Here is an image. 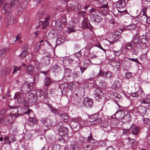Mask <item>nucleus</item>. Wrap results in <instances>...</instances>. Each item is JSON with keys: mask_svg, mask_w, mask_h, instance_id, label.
<instances>
[{"mask_svg": "<svg viewBox=\"0 0 150 150\" xmlns=\"http://www.w3.org/2000/svg\"><path fill=\"white\" fill-rule=\"evenodd\" d=\"M129 141L130 143L132 144V146L133 147H134L136 144V141L134 139H132L129 138Z\"/></svg>", "mask_w": 150, "mask_h": 150, "instance_id": "nucleus-43", "label": "nucleus"}, {"mask_svg": "<svg viewBox=\"0 0 150 150\" xmlns=\"http://www.w3.org/2000/svg\"><path fill=\"white\" fill-rule=\"evenodd\" d=\"M139 127L132 125L129 129V132L134 135H137L139 134Z\"/></svg>", "mask_w": 150, "mask_h": 150, "instance_id": "nucleus-10", "label": "nucleus"}, {"mask_svg": "<svg viewBox=\"0 0 150 150\" xmlns=\"http://www.w3.org/2000/svg\"><path fill=\"white\" fill-rule=\"evenodd\" d=\"M113 62L115 63V66L117 67H119L120 66V63L118 62H117L116 61H114Z\"/></svg>", "mask_w": 150, "mask_h": 150, "instance_id": "nucleus-63", "label": "nucleus"}, {"mask_svg": "<svg viewBox=\"0 0 150 150\" xmlns=\"http://www.w3.org/2000/svg\"><path fill=\"white\" fill-rule=\"evenodd\" d=\"M125 48L126 50H129L131 49L132 48L131 44L127 43L125 45Z\"/></svg>", "mask_w": 150, "mask_h": 150, "instance_id": "nucleus-51", "label": "nucleus"}, {"mask_svg": "<svg viewBox=\"0 0 150 150\" xmlns=\"http://www.w3.org/2000/svg\"><path fill=\"white\" fill-rule=\"evenodd\" d=\"M139 95L138 93L137 92L131 94V96L133 97H137Z\"/></svg>", "mask_w": 150, "mask_h": 150, "instance_id": "nucleus-57", "label": "nucleus"}, {"mask_svg": "<svg viewBox=\"0 0 150 150\" xmlns=\"http://www.w3.org/2000/svg\"><path fill=\"white\" fill-rule=\"evenodd\" d=\"M95 93H98L101 96H103V93L102 92V91L100 89L98 88H97L95 90Z\"/></svg>", "mask_w": 150, "mask_h": 150, "instance_id": "nucleus-50", "label": "nucleus"}, {"mask_svg": "<svg viewBox=\"0 0 150 150\" xmlns=\"http://www.w3.org/2000/svg\"><path fill=\"white\" fill-rule=\"evenodd\" d=\"M80 121L77 118L72 119L70 122V126L71 128L74 129L76 131L78 130L82 127V125L80 124Z\"/></svg>", "mask_w": 150, "mask_h": 150, "instance_id": "nucleus-3", "label": "nucleus"}, {"mask_svg": "<svg viewBox=\"0 0 150 150\" xmlns=\"http://www.w3.org/2000/svg\"><path fill=\"white\" fill-rule=\"evenodd\" d=\"M22 67V65L20 66L19 67H18L16 66H14L13 67V71L12 72V74H13L14 73L18 71H20Z\"/></svg>", "mask_w": 150, "mask_h": 150, "instance_id": "nucleus-37", "label": "nucleus"}, {"mask_svg": "<svg viewBox=\"0 0 150 150\" xmlns=\"http://www.w3.org/2000/svg\"><path fill=\"white\" fill-rule=\"evenodd\" d=\"M63 123L61 121H59L56 123V126H57V128H58V127H62V126L63 125Z\"/></svg>", "mask_w": 150, "mask_h": 150, "instance_id": "nucleus-60", "label": "nucleus"}, {"mask_svg": "<svg viewBox=\"0 0 150 150\" xmlns=\"http://www.w3.org/2000/svg\"><path fill=\"white\" fill-rule=\"evenodd\" d=\"M34 64L37 69L38 70L39 68L40 63H39L37 61H34Z\"/></svg>", "mask_w": 150, "mask_h": 150, "instance_id": "nucleus-53", "label": "nucleus"}, {"mask_svg": "<svg viewBox=\"0 0 150 150\" xmlns=\"http://www.w3.org/2000/svg\"><path fill=\"white\" fill-rule=\"evenodd\" d=\"M99 86L100 88L105 89L107 87V84L104 82H100Z\"/></svg>", "mask_w": 150, "mask_h": 150, "instance_id": "nucleus-40", "label": "nucleus"}, {"mask_svg": "<svg viewBox=\"0 0 150 150\" xmlns=\"http://www.w3.org/2000/svg\"><path fill=\"white\" fill-rule=\"evenodd\" d=\"M61 69V67L57 64H55L52 67V71L55 73H57L58 71Z\"/></svg>", "mask_w": 150, "mask_h": 150, "instance_id": "nucleus-27", "label": "nucleus"}, {"mask_svg": "<svg viewBox=\"0 0 150 150\" xmlns=\"http://www.w3.org/2000/svg\"><path fill=\"white\" fill-rule=\"evenodd\" d=\"M93 103L92 100L88 97L85 98L83 100V104L86 107H91Z\"/></svg>", "mask_w": 150, "mask_h": 150, "instance_id": "nucleus-11", "label": "nucleus"}, {"mask_svg": "<svg viewBox=\"0 0 150 150\" xmlns=\"http://www.w3.org/2000/svg\"><path fill=\"white\" fill-rule=\"evenodd\" d=\"M29 100H32L34 102L36 103L38 100V96L36 93H30L28 97Z\"/></svg>", "mask_w": 150, "mask_h": 150, "instance_id": "nucleus-12", "label": "nucleus"}, {"mask_svg": "<svg viewBox=\"0 0 150 150\" xmlns=\"http://www.w3.org/2000/svg\"><path fill=\"white\" fill-rule=\"evenodd\" d=\"M79 140L82 143H84L86 140V138L83 137H79Z\"/></svg>", "mask_w": 150, "mask_h": 150, "instance_id": "nucleus-64", "label": "nucleus"}, {"mask_svg": "<svg viewBox=\"0 0 150 150\" xmlns=\"http://www.w3.org/2000/svg\"><path fill=\"white\" fill-rule=\"evenodd\" d=\"M95 95L96 96V98L97 100L99 99V98L100 99L101 97L103 96H101L98 93H95Z\"/></svg>", "mask_w": 150, "mask_h": 150, "instance_id": "nucleus-56", "label": "nucleus"}, {"mask_svg": "<svg viewBox=\"0 0 150 150\" xmlns=\"http://www.w3.org/2000/svg\"><path fill=\"white\" fill-rule=\"evenodd\" d=\"M19 116V115H18L16 113H10V115H5L4 116L3 119V122L6 124H8L11 123L13 120V117H17Z\"/></svg>", "mask_w": 150, "mask_h": 150, "instance_id": "nucleus-4", "label": "nucleus"}, {"mask_svg": "<svg viewBox=\"0 0 150 150\" xmlns=\"http://www.w3.org/2000/svg\"><path fill=\"white\" fill-rule=\"evenodd\" d=\"M94 149V146L92 144L86 145L83 147L84 150H92Z\"/></svg>", "mask_w": 150, "mask_h": 150, "instance_id": "nucleus-30", "label": "nucleus"}, {"mask_svg": "<svg viewBox=\"0 0 150 150\" xmlns=\"http://www.w3.org/2000/svg\"><path fill=\"white\" fill-rule=\"evenodd\" d=\"M68 129L66 127H59L58 129V133L60 136L63 137L68 135Z\"/></svg>", "mask_w": 150, "mask_h": 150, "instance_id": "nucleus-6", "label": "nucleus"}, {"mask_svg": "<svg viewBox=\"0 0 150 150\" xmlns=\"http://www.w3.org/2000/svg\"><path fill=\"white\" fill-rule=\"evenodd\" d=\"M29 120L31 122H32L33 124H36L37 122V120L36 118L35 117H30L29 118Z\"/></svg>", "mask_w": 150, "mask_h": 150, "instance_id": "nucleus-45", "label": "nucleus"}, {"mask_svg": "<svg viewBox=\"0 0 150 150\" xmlns=\"http://www.w3.org/2000/svg\"><path fill=\"white\" fill-rule=\"evenodd\" d=\"M28 53V51L25 50L23 51L21 54L19 55L20 57L22 59H23L26 56L27 54Z\"/></svg>", "mask_w": 150, "mask_h": 150, "instance_id": "nucleus-31", "label": "nucleus"}, {"mask_svg": "<svg viewBox=\"0 0 150 150\" xmlns=\"http://www.w3.org/2000/svg\"><path fill=\"white\" fill-rule=\"evenodd\" d=\"M106 140H104L102 141H100L99 142V144H100V145L102 146H104L106 144Z\"/></svg>", "mask_w": 150, "mask_h": 150, "instance_id": "nucleus-62", "label": "nucleus"}, {"mask_svg": "<svg viewBox=\"0 0 150 150\" xmlns=\"http://www.w3.org/2000/svg\"><path fill=\"white\" fill-rule=\"evenodd\" d=\"M34 67L32 65L29 64L26 67V71L28 74L32 75L33 73Z\"/></svg>", "mask_w": 150, "mask_h": 150, "instance_id": "nucleus-18", "label": "nucleus"}, {"mask_svg": "<svg viewBox=\"0 0 150 150\" xmlns=\"http://www.w3.org/2000/svg\"><path fill=\"white\" fill-rule=\"evenodd\" d=\"M62 147L57 144H54L52 147V150H62Z\"/></svg>", "mask_w": 150, "mask_h": 150, "instance_id": "nucleus-28", "label": "nucleus"}, {"mask_svg": "<svg viewBox=\"0 0 150 150\" xmlns=\"http://www.w3.org/2000/svg\"><path fill=\"white\" fill-rule=\"evenodd\" d=\"M95 116L93 115L89 119V121L91 125H95L96 124H99L102 121L101 118H95Z\"/></svg>", "mask_w": 150, "mask_h": 150, "instance_id": "nucleus-7", "label": "nucleus"}, {"mask_svg": "<svg viewBox=\"0 0 150 150\" xmlns=\"http://www.w3.org/2000/svg\"><path fill=\"white\" fill-rule=\"evenodd\" d=\"M96 15L95 14H91L90 15V20L91 21L95 22Z\"/></svg>", "mask_w": 150, "mask_h": 150, "instance_id": "nucleus-46", "label": "nucleus"}, {"mask_svg": "<svg viewBox=\"0 0 150 150\" xmlns=\"http://www.w3.org/2000/svg\"><path fill=\"white\" fill-rule=\"evenodd\" d=\"M138 111L143 116L146 112V108L142 105L139 106L137 109Z\"/></svg>", "mask_w": 150, "mask_h": 150, "instance_id": "nucleus-17", "label": "nucleus"}, {"mask_svg": "<svg viewBox=\"0 0 150 150\" xmlns=\"http://www.w3.org/2000/svg\"><path fill=\"white\" fill-rule=\"evenodd\" d=\"M120 122V120L116 118H114L111 119L110 121V123L112 125L116 126Z\"/></svg>", "mask_w": 150, "mask_h": 150, "instance_id": "nucleus-24", "label": "nucleus"}, {"mask_svg": "<svg viewBox=\"0 0 150 150\" xmlns=\"http://www.w3.org/2000/svg\"><path fill=\"white\" fill-rule=\"evenodd\" d=\"M44 83L45 85L48 86L52 83V82L49 78L48 77H46Z\"/></svg>", "mask_w": 150, "mask_h": 150, "instance_id": "nucleus-32", "label": "nucleus"}, {"mask_svg": "<svg viewBox=\"0 0 150 150\" xmlns=\"http://www.w3.org/2000/svg\"><path fill=\"white\" fill-rule=\"evenodd\" d=\"M51 111L52 112L55 114L58 113V110L56 108H54L51 110Z\"/></svg>", "mask_w": 150, "mask_h": 150, "instance_id": "nucleus-58", "label": "nucleus"}, {"mask_svg": "<svg viewBox=\"0 0 150 150\" xmlns=\"http://www.w3.org/2000/svg\"><path fill=\"white\" fill-rule=\"evenodd\" d=\"M42 123L47 128H49L51 127L53 124L51 120L47 118H43L41 120Z\"/></svg>", "mask_w": 150, "mask_h": 150, "instance_id": "nucleus-9", "label": "nucleus"}, {"mask_svg": "<svg viewBox=\"0 0 150 150\" xmlns=\"http://www.w3.org/2000/svg\"><path fill=\"white\" fill-rule=\"evenodd\" d=\"M141 103L143 104H147L150 102V99L148 98H145L142 99L141 100Z\"/></svg>", "mask_w": 150, "mask_h": 150, "instance_id": "nucleus-29", "label": "nucleus"}, {"mask_svg": "<svg viewBox=\"0 0 150 150\" xmlns=\"http://www.w3.org/2000/svg\"><path fill=\"white\" fill-rule=\"evenodd\" d=\"M142 11H141L140 14L138 16V17H139L140 19L141 23L145 22L148 16L147 15L142 14Z\"/></svg>", "mask_w": 150, "mask_h": 150, "instance_id": "nucleus-20", "label": "nucleus"}, {"mask_svg": "<svg viewBox=\"0 0 150 150\" xmlns=\"http://www.w3.org/2000/svg\"><path fill=\"white\" fill-rule=\"evenodd\" d=\"M63 86H65V87H66V86H67L68 89H70L72 91L74 89V85L71 83H70L69 85H67L66 84H64L63 85H62L61 86V87H62Z\"/></svg>", "mask_w": 150, "mask_h": 150, "instance_id": "nucleus-36", "label": "nucleus"}, {"mask_svg": "<svg viewBox=\"0 0 150 150\" xmlns=\"http://www.w3.org/2000/svg\"><path fill=\"white\" fill-rule=\"evenodd\" d=\"M103 19V18L101 17L97 14L96 15V19L95 22L96 23H99Z\"/></svg>", "mask_w": 150, "mask_h": 150, "instance_id": "nucleus-38", "label": "nucleus"}, {"mask_svg": "<svg viewBox=\"0 0 150 150\" xmlns=\"http://www.w3.org/2000/svg\"><path fill=\"white\" fill-rule=\"evenodd\" d=\"M113 52L115 56H119L122 53L121 50H119L118 51L113 50Z\"/></svg>", "mask_w": 150, "mask_h": 150, "instance_id": "nucleus-44", "label": "nucleus"}, {"mask_svg": "<svg viewBox=\"0 0 150 150\" xmlns=\"http://www.w3.org/2000/svg\"><path fill=\"white\" fill-rule=\"evenodd\" d=\"M111 88L112 89L115 90H117L118 88H121V84L118 81H116L114 82L113 84L112 85Z\"/></svg>", "mask_w": 150, "mask_h": 150, "instance_id": "nucleus-19", "label": "nucleus"}, {"mask_svg": "<svg viewBox=\"0 0 150 150\" xmlns=\"http://www.w3.org/2000/svg\"><path fill=\"white\" fill-rule=\"evenodd\" d=\"M58 115L60 117V119L64 122H67L68 121V116L65 113L59 114Z\"/></svg>", "mask_w": 150, "mask_h": 150, "instance_id": "nucleus-15", "label": "nucleus"}, {"mask_svg": "<svg viewBox=\"0 0 150 150\" xmlns=\"http://www.w3.org/2000/svg\"><path fill=\"white\" fill-rule=\"evenodd\" d=\"M8 48H4L0 50V57H4L8 51Z\"/></svg>", "mask_w": 150, "mask_h": 150, "instance_id": "nucleus-26", "label": "nucleus"}, {"mask_svg": "<svg viewBox=\"0 0 150 150\" xmlns=\"http://www.w3.org/2000/svg\"><path fill=\"white\" fill-rule=\"evenodd\" d=\"M61 22L64 25L66 24V18L65 16H62L61 18Z\"/></svg>", "mask_w": 150, "mask_h": 150, "instance_id": "nucleus-41", "label": "nucleus"}, {"mask_svg": "<svg viewBox=\"0 0 150 150\" xmlns=\"http://www.w3.org/2000/svg\"><path fill=\"white\" fill-rule=\"evenodd\" d=\"M112 74L111 72L108 71L105 72V77L108 78H110L112 77Z\"/></svg>", "mask_w": 150, "mask_h": 150, "instance_id": "nucleus-35", "label": "nucleus"}, {"mask_svg": "<svg viewBox=\"0 0 150 150\" xmlns=\"http://www.w3.org/2000/svg\"><path fill=\"white\" fill-rule=\"evenodd\" d=\"M126 3V1L125 0H120L117 2L116 4L117 7L120 9L124 8L125 6Z\"/></svg>", "mask_w": 150, "mask_h": 150, "instance_id": "nucleus-14", "label": "nucleus"}, {"mask_svg": "<svg viewBox=\"0 0 150 150\" xmlns=\"http://www.w3.org/2000/svg\"><path fill=\"white\" fill-rule=\"evenodd\" d=\"M4 141L5 144H8L9 145L11 144V142L9 138L8 137H6L4 138Z\"/></svg>", "mask_w": 150, "mask_h": 150, "instance_id": "nucleus-48", "label": "nucleus"}, {"mask_svg": "<svg viewBox=\"0 0 150 150\" xmlns=\"http://www.w3.org/2000/svg\"><path fill=\"white\" fill-rule=\"evenodd\" d=\"M100 123L101 126L105 129H104L105 131L108 132L110 129V125L107 120H102Z\"/></svg>", "mask_w": 150, "mask_h": 150, "instance_id": "nucleus-8", "label": "nucleus"}, {"mask_svg": "<svg viewBox=\"0 0 150 150\" xmlns=\"http://www.w3.org/2000/svg\"><path fill=\"white\" fill-rule=\"evenodd\" d=\"M50 18L49 16L47 17L44 21H39V23L40 25L41 23L42 24V28L43 29H44L46 28V27L49 24V23L48 22V21L49 19Z\"/></svg>", "mask_w": 150, "mask_h": 150, "instance_id": "nucleus-16", "label": "nucleus"}, {"mask_svg": "<svg viewBox=\"0 0 150 150\" xmlns=\"http://www.w3.org/2000/svg\"><path fill=\"white\" fill-rule=\"evenodd\" d=\"M139 41L138 37L137 36L133 37V39L132 40V42L134 43H137Z\"/></svg>", "mask_w": 150, "mask_h": 150, "instance_id": "nucleus-47", "label": "nucleus"}, {"mask_svg": "<svg viewBox=\"0 0 150 150\" xmlns=\"http://www.w3.org/2000/svg\"><path fill=\"white\" fill-rule=\"evenodd\" d=\"M40 44H41L40 42L37 43L35 45L34 50H35L36 52H38L40 49Z\"/></svg>", "mask_w": 150, "mask_h": 150, "instance_id": "nucleus-42", "label": "nucleus"}, {"mask_svg": "<svg viewBox=\"0 0 150 150\" xmlns=\"http://www.w3.org/2000/svg\"><path fill=\"white\" fill-rule=\"evenodd\" d=\"M36 93V94L37 93H39L40 94V95L42 96H43L44 94L43 91H42L41 89H39L37 91Z\"/></svg>", "mask_w": 150, "mask_h": 150, "instance_id": "nucleus-59", "label": "nucleus"}, {"mask_svg": "<svg viewBox=\"0 0 150 150\" xmlns=\"http://www.w3.org/2000/svg\"><path fill=\"white\" fill-rule=\"evenodd\" d=\"M82 26L84 28H88V23L86 21H83L82 22Z\"/></svg>", "mask_w": 150, "mask_h": 150, "instance_id": "nucleus-49", "label": "nucleus"}, {"mask_svg": "<svg viewBox=\"0 0 150 150\" xmlns=\"http://www.w3.org/2000/svg\"><path fill=\"white\" fill-rule=\"evenodd\" d=\"M8 4L6 2L4 4L3 7L2 9V12L3 13L6 14L5 16V22L7 23L8 25H11L16 21V19L15 18H13L11 20L12 15L9 12L10 8L14 7L15 6L14 1H11L10 5V7H8Z\"/></svg>", "mask_w": 150, "mask_h": 150, "instance_id": "nucleus-1", "label": "nucleus"}, {"mask_svg": "<svg viewBox=\"0 0 150 150\" xmlns=\"http://www.w3.org/2000/svg\"><path fill=\"white\" fill-rule=\"evenodd\" d=\"M43 15L42 13H38L36 17V19H40L42 16Z\"/></svg>", "mask_w": 150, "mask_h": 150, "instance_id": "nucleus-52", "label": "nucleus"}, {"mask_svg": "<svg viewBox=\"0 0 150 150\" xmlns=\"http://www.w3.org/2000/svg\"><path fill=\"white\" fill-rule=\"evenodd\" d=\"M137 25L136 24H132L128 25L127 28L129 30H134L137 27Z\"/></svg>", "mask_w": 150, "mask_h": 150, "instance_id": "nucleus-34", "label": "nucleus"}, {"mask_svg": "<svg viewBox=\"0 0 150 150\" xmlns=\"http://www.w3.org/2000/svg\"><path fill=\"white\" fill-rule=\"evenodd\" d=\"M26 6H21L20 7L18 8L17 12L18 14H20L25 9Z\"/></svg>", "mask_w": 150, "mask_h": 150, "instance_id": "nucleus-33", "label": "nucleus"}, {"mask_svg": "<svg viewBox=\"0 0 150 150\" xmlns=\"http://www.w3.org/2000/svg\"><path fill=\"white\" fill-rule=\"evenodd\" d=\"M79 148V146L77 144H74L72 145L70 148L71 150H78Z\"/></svg>", "mask_w": 150, "mask_h": 150, "instance_id": "nucleus-39", "label": "nucleus"}, {"mask_svg": "<svg viewBox=\"0 0 150 150\" xmlns=\"http://www.w3.org/2000/svg\"><path fill=\"white\" fill-rule=\"evenodd\" d=\"M112 35L114 38L118 39L121 36V33L117 31H115L112 33Z\"/></svg>", "mask_w": 150, "mask_h": 150, "instance_id": "nucleus-25", "label": "nucleus"}, {"mask_svg": "<svg viewBox=\"0 0 150 150\" xmlns=\"http://www.w3.org/2000/svg\"><path fill=\"white\" fill-rule=\"evenodd\" d=\"M128 59L132 61L135 62L139 64H140V63L138 61L137 59H135V58H128Z\"/></svg>", "mask_w": 150, "mask_h": 150, "instance_id": "nucleus-54", "label": "nucleus"}, {"mask_svg": "<svg viewBox=\"0 0 150 150\" xmlns=\"http://www.w3.org/2000/svg\"><path fill=\"white\" fill-rule=\"evenodd\" d=\"M131 115L129 113H127L122 117V122H130L131 121Z\"/></svg>", "mask_w": 150, "mask_h": 150, "instance_id": "nucleus-13", "label": "nucleus"}, {"mask_svg": "<svg viewBox=\"0 0 150 150\" xmlns=\"http://www.w3.org/2000/svg\"><path fill=\"white\" fill-rule=\"evenodd\" d=\"M10 71V69L9 68H5L1 71V74L2 76H5L9 73Z\"/></svg>", "mask_w": 150, "mask_h": 150, "instance_id": "nucleus-23", "label": "nucleus"}, {"mask_svg": "<svg viewBox=\"0 0 150 150\" xmlns=\"http://www.w3.org/2000/svg\"><path fill=\"white\" fill-rule=\"evenodd\" d=\"M86 13V12L82 11L80 12H79L78 13L79 16H83L84 17L85 16V14Z\"/></svg>", "mask_w": 150, "mask_h": 150, "instance_id": "nucleus-61", "label": "nucleus"}, {"mask_svg": "<svg viewBox=\"0 0 150 150\" xmlns=\"http://www.w3.org/2000/svg\"><path fill=\"white\" fill-rule=\"evenodd\" d=\"M9 108L10 109H11L12 111H11V112L12 113H16V114L17 115H20L19 114H18L16 113V112H18V107L16 106H11L10 105H8Z\"/></svg>", "mask_w": 150, "mask_h": 150, "instance_id": "nucleus-21", "label": "nucleus"}, {"mask_svg": "<svg viewBox=\"0 0 150 150\" xmlns=\"http://www.w3.org/2000/svg\"><path fill=\"white\" fill-rule=\"evenodd\" d=\"M86 141L92 144H94L96 142V140L93 138L91 134L90 135L87 137Z\"/></svg>", "mask_w": 150, "mask_h": 150, "instance_id": "nucleus-22", "label": "nucleus"}, {"mask_svg": "<svg viewBox=\"0 0 150 150\" xmlns=\"http://www.w3.org/2000/svg\"><path fill=\"white\" fill-rule=\"evenodd\" d=\"M33 89L32 84L26 82L23 84L21 90L19 92H20L21 93L27 94L30 92Z\"/></svg>", "mask_w": 150, "mask_h": 150, "instance_id": "nucleus-2", "label": "nucleus"}, {"mask_svg": "<svg viewBox=\"0 0 150 150\" xmlns=\"http://www.w3.org/2000/svg\"><path fill=\"white\" fill-rule=\"evenodd\" d=\"M132 74L129 72L126 73L125 74V77L127 79L129 78L131 76Z\"/></svg>", "mask_w": 150, "mask_h": 150, "instance_id": "nucleus-55", "label": "nucleus"}, {"mask_svg": "<svg viewBox=\"0 0 150 150\" xmlns=\"http://www.w3.org/2000/svg\"><path fill=\"white\" fill-rule=\"evenodd\" d=\"M18 98L17 101L19 104L23 103L25 101L26 97L24 95V94L21 93L20 92H16L14 97V98Z\"/></svg>", "mask_w": 150, "mask_h": 150, "instance_id": "nucleus-5", "label": "nucleus"}]
</instances>
